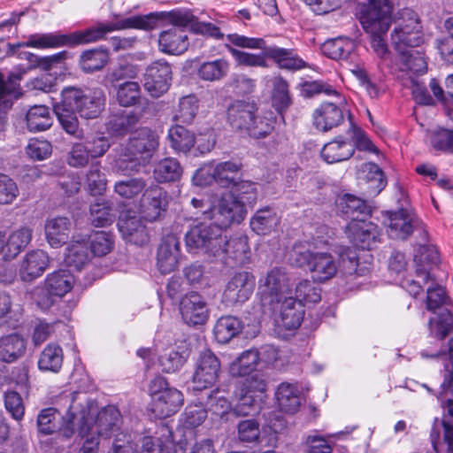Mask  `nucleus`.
I'll use <instances>...</instances> for the list:
<instances>
[{
	"label": "nucleus",
	"mask_w": 453,
	"mask_h": 453,
	"mask_svg": "<svg viewBox=\"0 0 453 453\" xmlns=\"http://www.w3.org/2000/svg\"><path fill=\"white\" fill-rule=\"evenodd\" d=\"M172 70L165 60L152 62L144 73V88L153 97L165 94L169 87Z\"/></svg>",
	"instance_id": "17"
},
{
	"label": "nucleus",
	"mask_w": 453,
	"mask_h": 453,
	"mask_svg": "<svg viewBox=\"0 0 453 453\" xmlns=\"http://www.w3.org/2000/svg\"><path fill=\"white\" fill-rule=\"evenodd\" d=\"M141 99V88L138 82L127 81L119 84L117 89V100L122 106L134 105Z\"/></svg>",
	"instance_id": "59"
},
{
	"label": "nucleus",
	"mask_w": 453,
	"mask_h": 453,
	"mask_svg": "<svg viewBox=\"0 0 453 453\" xmlns=\"http://www.w3.org/2000/svg\"><path fill=\"white\" fill-rule=\"evenodd\" d=\"M89 261V254L84 241L72 242L66 249L65 262L68 266L81 270Z\"/></svg>",
	"instance_id": "55"
},
{
	"label": "nucleus",
	"mask_w": 453,
	"mask_h": 453,
	"mask_svg": "<svg viewBox=\"0 0 453 453\" xmlns=\"http://www.w3.org/2000/svg\"><path fill=\"white\" fill-rule=\"evenodd\" d=\"M347 134L352 141L351 142L354 145V149L357 148L359 150L373 154L379 153L378 148L370 140L368 135L352 122H350V127Z\"/></svg>",
	"instance_id": "62"
},
{
	"label": "nucleus",
	"mask_w": 453,
	"mask_h": 453,
	"mask_svg": "<svg viewBox=\"0 0 453 453\" xmlns=\"http://www.w3.org/2000/svg\"><path fill=\"white\" fill-rule=\"evenodd\" d=\"M180 255V242L176 235L167 234L158 247L157 265L163 274L174 271L178 265Z\"/></svg>",
	"instance_id": "24"
},
{
	"label": "nucleus",
	"mask_w": 453,
	"mask_h": 453,
	"mask_svg": "<svg viewBox=\"0 0 453 453\" xmlns=\"http://www.w3.org/2000/svg\"><path fill=\"white\" fill-rule=\"evenodd\" d=\"M259 360L260 353L257 349L245 350L231 364L230 373L235 377L250 375L255 371Z\"/></svg>",
	"instance_id": "46"
},
{
	"label": "nucleus",
	"mask_w": 453,
	"mask_h": 453,
	"mask_svg": "<svg viewBox=\"0 0 453 453\" xmlns=\"http://www.w3.org/2000/svg\"><path fill=\"white\" fill-rule=\"evenodd\" d=\"M388 234L392 239L405 240L411 234L416 232L420 239L418 252L414 255V262L417 265V277L426 283L430 278L429 264L438 261V254L434 247L428 245V233L423 222L411 211L401 209L391 212L388 218Z\"/></svg>",
	"instance_id": "2"
},
{
	"label": "nucleus",
	"mask_w": 453,
	"mask_h": 453,
	"mask_svg": "<svg viewBox=\"0 0 453 453\" xmlns=\"http://www.w3.org/2000/svg\"><path fill=\"white\" fill-rule=\"evenodd\" d=\"M221 244L219 255H226L227 258L232 259L236 265H244L249 261L250 248L245 236H238L226 240Z\"/></svg>",
	"instance_id": "34"
},
{
	"label": "nucleus",
	"mask_w": 453,
	"mask_h": 453,
	"mask_svg": "<svg viewBox=\"0 0 453 453\" xmlns=\"http://www.w3.org/2000/svg\"><path fill=\"white\" fill-rule=\"evenodd\" d=\"M180 312L188 325H203L209 318V311L204 299L196 292L184 296L180 302Z\"/></svg>",
	"instance_id": "21"
},
{
	"label": "nucleus",
	"mask_w": 453,
	"mask_h": 453,
	"mask_svg": "<svg viewBox=\"0 0 453 453\" xmlns=\"http://www.w3.org/2000/svg\"><path fill=\"white\" fill-rule=\"evenodd\" d=\"M146 185V180L142 178H130L117 181L114 191L123 198L131 199L140 195Z\"/></svg>",
	"instance_id": "57"
},
{
	"label": "nucleus",
	"mask_w": 453,
	"mask_h": 453,
	"mask_svg": "<svg viewBox=\"0 0 453 453\" xmlns=\"http://www.w3.org/2000/svg\"><path fill=\"white\" fill-rule=\"evenodd\" d=\"M15 92V84L12 81L6 83L4 75L0 73V132L6 124V114L12 105V96Z\"/></svg>",
	"instance_id": "58"
},
{
	"label": "nucleus",
	"mask_w": 453,
	"mask_h": 453,
	"mask_svg": "<svg viewBox=\"0 0 453 453\" xmlns=\"http://www.w3.org/2000/svg\"><path fill=\"white\" fill-rule=\"evenodd\" d=\"M27 344L24 338L18 334L0 337V361L12 363L26 352Z\"/></svg>",
	"instance_id": "31"
},
{
	"label": "nucleus",
	"mask_w": 453,
	"mask_h": 453,
	"mask_svg": "<svg viewBox=\"0 0 453 453\" xmlns=\"http://www.w3.org/2000/svg\"><path fill=\"white\" fill-rule=\"evenodd\" d=\"M158 20L157 13H149L117 19L115 21L108 23H98L85 30L68 34L70 47L99 41L104 38L108 33L116 30L130 28L151 30L157 27Z\"/></svg>",
	"instance_id": "6"
},
{
	"label": "nucleus",
	"mask_w": 453,
	"mask_h": 453,
	"mask_svg": "<svg viewBox=\"0 0 453 453\" xmlns=\"http://www.w3.org/2000/svg\"><path fill=\"white\" fill-rule=\"evenodd\" d=\"M242 164L234 161L209 162L197 169L193 176L198 186L217 185L231 188L241 179Z\"/></svg>",
	"instance_id": "12"
},
{
	"label": "nucleus",
	"mask_w": 453,
	"mask_h": 453,
	"mask_svg": "<svg viewBox=\"0 0 453 453\" xmlns=\"http://www.w3.org/2000/svg\"><path fill=\"white\" fill-rule=\"evenodd\" d=\"M167 138L171 148L178 153H188L196 143L195 134L181 125L172 127Z\"/></svg>",
	"instance_id": "40"
},
{
	"label": "nucleus",
	"mask_w": 453,
	"mask_h": 453,
	"mask_svg": "<svg viewBox=\"0 0 453 453\" xmlns=\"http://www.w3.org/2000/svg\"><path fill=\"white\" fill-rule=\"evenodd\" d=\"M18 46L36 49H52L64 46L70 47V43L68 34L47 33L32 35L28 37L27 42H20Z\"/></svg>",
	"instance_id": "38"
},
{
	"label": "nucleus",
	"mask_w": 453,
	"mask_h": 453,
	"mask_svg": "<svg viewBox=\"0 0 453 453\" xmlns=\"http://www.w3.org/2000/svg\"><path fill=\"white\" fill-rule=\"evenodd\" d=\"M354 428H346L334 434H328L326 437L320 436L317 434H310L305 441L306 450L308 453H332L333 448L329 444L328 438L335 437L342 439L344 435L350 434Z\"/></svg>",
	"instance_id": "54"
},
{
	"label": "nucleus",
	"mask_w": 453,
	"mask_h": 453,
	"mask_svg": "<svg viewBox=\"0 0 453 453\" xmlns=\"http://www.w3.org/2000/svg\"><path fill=\"white\" fill-rule=\"evenodd\" d=\"M362 172L365 173V178L367 184L365 192L367 196H378L387 184L383 171L374 163H366L362 165Z\"/></svg>",
	"instance_id": "49"
},
{
	"label": "nucleus",
	"mask_w": 453,
	"mask_h": 453,
	"mask_svg": "<svg viewBox=\"0 0 453 453\" xmlns=\"http://www.w3.org/2000/svg\"><path fill=\"white\" fill-rule=\"evenodd\" d=\"M216 205L210 208L209 211H203L204 219L212 220L211 225L204 223L192 226L185 235L186 245L190 251L198 250H204L213 256H219L221 244L224 242L222 236V229L229 226H219L215 221L213 210Z\"/></svg>",
	"instance_id": "8"
},
{
	"label": "nucleus",
	"mask_w": 453,
	"mask_h": 453,
	"mask_svg": "<svg viewBox=\"0 0 453 453\" xmlns=\"http://www.w3.org/2000/svg\"><path fill=\"white\" fill-rule=\"evenodd\" d=\"M256 111L254 103L235 101L227 109V121L233 128L244 131L253 138H264L273 131V120L267 116L257 117Z\"/></svg>",
	"instance_id": "7"
},
{
	"label": "nucleus",
	"mask_w": 453,
	"mask_h": 453,
	"mask_svg": "<svg viewBox=\"0 0 453 453\" xmlns=\"http://www.w3.org/2000/svg\"><path fill=\"white\" fill-rule=\"evenodd\" d=\"M61 97L65 105L75 111L81 118H97L105 104V96L101 88L81 89L75 87L65 88Z\"/></svg>",
	"instance_id": "10"
},
{
	"label": "nucleus",
	"mask_w": 453,
	"mask_h": 453,
	"mask_svg": "<svg viewBox=\"0 0 453 453\" xmlns=\"http://www.w3.org/2000/svg\"><path fill=\"white\" fill-rule=\"evenodd\" d=\"M50 258L46 252L35 250L27 252L22 258L19 274L23 281H33L42 275L48 268Z\"/></svg>",
	"instance_id": "23"
},
{
	"label": "nucleus",
	"mask_w": 453,
	"mask_h": 453,
	"mask_svg": "<svg viewBox=\"0 0 453 453\" xmlns=\"http://www.w3.org/2000/svg\"><path fill=\"white\" fill-rule=\"evenodd\" d=\"M54 111L65 131L72 135L80 137L81 132L79 130L78 119L75 116L77 113L73 109L65 105V102L61 99V102L54 105Z\"/></svg>",
	"instance_id": "51"
},
{
	"label": "nucleus",
	"mask_w": 453,
	"mask_h": 453,
	"mask_svg": "<svg viewBox=\"0 0 453 453\" xmlns=\"http://www.w3.org/2000/svg\"><path fill=\"white\" fill-rule=\"evenodd\" d=\"M123 238L135 245H143L149 241L146 226L137 216L123 215L118 222Z\"/></svg>",
	"instance_id": "26"
},
{
	"label": "nucleus",
	"mask_w": 453,
	"mask_h": 453,
	"mask_svg": "<svg viewBox=\"0 0 453 453\" xmlns=\"http://www.w3.org/2000/svg\"><path fill=\"white\" fill-rule=\"evenodd\" d=\"M230 63L226 58H218L211 61L203 62L198 69V77L205 81H220L229 72Z\"/></svg>",
	"instance_id": "44"
},
{
	"label": "nucleus",
	"mask_w": 453,
	"mask_h": 453,
	"mask_svg": "<svg viewBox=\"0 0 453 453\" xmlns=\"http://www.w3.org/2000/svg\"><path fill=\"white\" fill-rule=\"evenodd\" d=\"M198 108V99L195 96H183L174 109L173 119L176 122L190 124L195 119Z\"/></svg>",
	"instance_id": "50"
},
{
	"label": "nucleus",
	"mask_w": 453,
	"mask_h": 453,
	"mask_svg": "<svg viewBox=\"0 0 453 453\" xmlns=\"http://www.w3.org/2000/svg\"><path fill=\"white\" fill-rule=\"evenodd\" d=\"M392 44L397 51L418 47L424 41L417 13L409 8L399 12V18L391 35Z\"/></svg>",
	"instance_id": "13"
},
{
	"label": "nucleus",
	"mask_w": 453,
	"mask_h": 453,
	"mask_svg": "<svg viewBox=\"0 0 453 453\" xmlns=\"http://www.w3.org/2000/svg\"><path fill=\"white\" fill-rule=\"evenodd\" d=\"M291 277L285 267L276 266L268 271L264 280H261V287L264 295H268L269 304L286 296L290 292Z\"/></svg>",
	"instance_id": "19"
},
{
	"label": "nucleus",
	"mask_w": 453,
	"mask_h": 453,
	"mask_svg": "<svg viewBox=\"0 0 453 453\" xmlns=\"http://www.w3.org/2000/svg\"><path fill=\"white\" fill-rule=\"evenodd\" d=\"M354 154V145L349 140L337 138L324 145L321 157L328 164L349 159Z\"/></svg>",
	"instance_id": "36"
},
{
	"label": "nucleus",
	"mask_w": 453,
	"mask_h": 453,
	"mask_svg": "<svg viewBox=\"0 0 453 453\" xmlns=\"http://www.w3.org/2000/svg\"><path fill=\"white\" fill-rule=\"evenodd\" d=\"M275 396L280 411L286 413H296L301 406L302 391L296 383H280Z\"/></svg>",
	"instance_id": "27"
},
{
	"label": "nucleus",
	"mask_w": 453,
	"mask_h": 453,
	"mask_svg": "<svg viewBox=\"0 0 453 453\" xmlns=\"http://www.w3.org/2000/svg\"><path fill=\"white\" fill-rule=\"evenodd\" d=\"M452 330L453 315L448 310H443L429 320L430 334L439 340L447 337Z\"/></svg>",
	"instance_id": "53"
},
{
	"label": "nucleus",
	"mask_w": 453,
	"mask_h": 453,
	"mask_svg": "<svg viewBox=\"0 0 453 453\" xmlns=\"http://www.w3.org/2000/svg\"><path fill=\"white\" fill-rule=\"evenodd\" d=\"M207 417V410L201 405L186 408L183 413L182 425L190 434H195L194 428L203 423Z\"/></svg>",
	"instance_id": "61"
},
{
	"label": "nucleus",
	"mask_w": 453,
	"mask_h": 453,
	"mask_svg": "<svg viewBox=\"0 0 453 453\" xmlns=\"http://www.w3.org/2000/svg\"><path fill=\"white\" fill-rule=\"evenodd\" d=\"M33 231L27 226L12 231L6 238L4 236V259L15 258L31 242Z\"/></svg>",
	"instance_id": "33"
},
{
	"label": "nucleus",
	"mask_w": 453,
	"mask_h": 453,
	"mask_svg": "<svg viewBox=\"0 0 453 453\" xmlns=\"http://www.w3.org/2000/svg\"><path fill=\"white\" fill-rule=\"evenodd\" d=\"M149 392L151 397L150 410L156 418H168L175 414L183 404L182 393L171 387L162 376H157L150 381Z\"/></svg>",
	"instance_id": "11"
},
{
	"label": "nucleus",
	"mask_w": 453,
	"mask_h": 453,
	"mask_svg": "<svg viewBox=\"0 0 453 453\" xmlns=\"http://www.w3.org/2000/svg\"><path fill=\"white\" fill-rule=\"evenodd\" d=\"M139 121V116L131 111H123L112 115L108 123V131L116 136H122L130 132Z\"/></svg>",
	"instance_id": "47"
},
{
	"label": "nucleus",
	"mask_w": 453,
	"mask_h": 453,
	"mask_svg": "<svg viewBox=\"0 0 453 453\" xmlns=\"http://www.w3.org/2000/svg\"><path fill=\"white\" fill-rule=\"evenodd\" d=\"M73 228V222L67 217H54L46 221L45 235L51 247H59L66 242Z\"/></svg>",
	"instance_id": "28"
},
{
	"label": "nucleus",
	"mask_w": 453,
	"mask_h": 453,
	"mask_svg": "<svg viewBox=\"0 0 453 453\" xmlns=\"http://www.w3.org/2000/svg\"><path fill=\"white\" fill-rule=\"evenodd\" d=\"M292 259L300 267L307 265L314 281L325 282L336 275L338 266L335 259L328 252H319L296 244L292 250Z\"/></svg>",
	"instance_id": "9"
},
{
	"label": "nucleus",
	"mask_w": 453,
	"mask_h": 453,
	"mask_svg": "<svg viewBox=\"0 0 453 453\" xmlns=\"http://www.w3.org/2000/svg\"><path fill=\"white\" fill-rule=\"evenodd\" d=\"M336 96L338 97L336 103L325 102L314 111L313 122L318 130L326 132L340 125L343 120L342 107L345 104V99L339 94Z\"/></svg>",
	"instance_id": "22"
},
{
	"label": "nucleus",
	"mask_w": 453,
	"mask_h": 453,
	"mask_svg": "<svg viewBox=\"0 0 453 453\" xmlns=\"http://www.w3.org/2000/svg\"><path fill=\"white\" fill-rule=\"evenodd\" d=\"M158 46L162 52L179 55L188 49V36L183 30L173 27L160 34Z\"/></svg>",
	"instance_id": "30"
},
{
	"label": "nucleus",
	"mask_w": 453,
	"mask_h": 453,
	"mask_svg": "<svg viewBox=\"0 0 453 453\" xmlns=\"http://www.w3.org/2000/svg\"><path fill=\"white\" fill-rule=\"evenodd\" d=\"M430 143L437 150L453 153V129L439 128L430 134Z\"/></svg>",
	"instance_id": "63"
},
{
	"label": "nucleus",
	"mask_w": 453,
	"mask_h": 453,
	"mask_svg": "<svg viewBox=\"0 0 453 453\" xmlns=\"http://www.w3.org/2000/svg\"><path fill=\"white\" fill-rule=\"evenodd\" d=\"M116 218L115 210L111 202L102 200L90 205L89 219L96 227H105L111 225Z\"/></svg>",
	"instance_id": "48"
},
{
	"label": "nucleus",
	"mask_w": 453,
	"mask_h": 453,
	"mask_svg": "<svg viewBox=\"0 0 453 453\" xmlns=\"http://www.w3.org/2000/svg\"><path fill=\"white\" fill-rule=\"evenodd\" d=\"M108 61V51L103 48H95L83 51L79 64L83 72L89 73L103 69Z\"/></svg>",
	"instance_id": "45"
},
{
	"label": "nucleus",
	"mask_w": 453,
	"mask_h": 453,
	"mask_svg": "<svg viewBox=\"0 0 453 453\" xmlns=\"http://www.w3.org/2000/svg\"><path fill=\"white\" fill-rule=\"evenodd\" d=\"M226 38L236 47L265 50L264 53L254 54L237 50L229 44H226V48L234 58L237 65L249 67H268L266 61V57H268L266 55V49L268 48L263 38L248 37L235 33L227 35Z\"/></svg>",
	"instance_id": "14"
},
{
	"label": "nucleus",
	"mask_w": 453,
	"mask_h": 453,
	"mask_svg": "<svg viewBox=\"0 0 453 453\" xmlns=\"http://www.w3.org/2000/svg\"><path fill=\"white\" fill-rule=\"evenodd\" d=\"M356 48L355 42L348 37L340 36L326 41L321 47L322 52L337 61H348Z\"/></svg>",
	"instance_id": "32"
},
{
	"label": "nucleus",
	"mask_w": 453,
	"mask_h": 453,
	"mask_svg": "<svg viewBox=\"0 0 453 453\" xmlns=\"http://www.w3.org/2000/svg\"><path fill=\"white\" fill-rule=\"evenodd\" d=\"M255 288V278L248 272L235 273L227 282L222 295V302L226 306L243 303L252 295Z\"/></svg>",
	"instance_id": "16"
},
{
	"label": "nucleus",
	"mask_w": 453,
	"mask_h": 453,
	"mask_svg": "<svg viewBox=\"0 0 453 453\" xmlns=\"http://www.w3.org/2000/svg\"><path fill=\"white\" fill-rule=\"evenodd\" d=\"M257 184L248 180H237L231 191L225 192L214 208L213 218L219 226H231L241 222L245 215L246 204H252L257 199Z\"/></svg>",
	"instance_id": "4"
},
{
	"label": "nucleus",
	"mask_w": 453,
	"mask_h": 453,
	"mask_svg": "<svg viewBox=\"0 0 453 453\" xmlns=\"http://www.w3.org/2000/svg\"><path fill=\"white\" fill-rule=\"evenodd\" d=\"M339 212L350 221H357L365 219L371 212L366 203L350 194L340 196L336 201Z\"/></svg>",
	"instance_id": "29"
},
{
	"label": "nucleus",
	"mask_w": 453,
	"mask_h": 453,
	"mask_svg": "<svg viewBox=\"0 0 453 453\" xmlns=\"http://www.w3.org/2000/svg\"><path fill=\"white\" fill-rule=\"evenodd\" d=\"M113 247V238L110 233L97 231L90 235V250L96 256H105Z\"/></svg>",
	"instance_id": "64"
},
{
	"label": "nucleus",
	"mask_w": 453,
	"mask_h": 453,
	"mask_svg": "<svg viewBox=\"0 0 453 453\" xmlns=\"http://www.w3.org/2000/svg\"><path fill=\"white\" fill-rule=\"evenodd\" d=\"M274 303L279 304L278 324L287 330L299 327L304 315L303 304L293 296H284Z\"/></svg>",
	"instance_id": "25"
},
{
	"label": "nucleus",
	"mask_w": 453,
	"mask_h": 453,
	"mask_svg": "<svg viewBox=\"0 0 453 453\" xmlns=\"http://www.w3.org/2000/svg\"><path fill=\"white\" fill-rule=\"evenodd\" d=\"M392 10L391 0H370L360 10V23L365 32L371 35L372 48L380 58L388 53L382 35L390 27Z\"/></svg>",
	"instance_id": "5"
},
{
	"label": "nucleus",
	"mask_w": 453,
	"mask_h": 453,
	"mask_svg": "<svg viewBox=\"0 0 453 453\" xmlns=\"http://www.w3.org/2000/svg\"><path fill=\"white\" fill-rule=\"evenodd\" d=\"M63 349L56 343H49L42 351L38 367L41 371L58 372L63 365Z\"/></svg>",
	"instance_id": "43"
},
{
	"label": "nucleus",
	"mask_w": 453,
	"mask_h": 453,
	"mask_svg": "<svg viewBox=\"0 0 453 453\" xmlns=\"http://www.w3.org/2000/svg\"><path fill=\"white\" fill-rule=\"evenodd\" d=\"M168 205L167 193L158 186L145 189L140 201V211L148 221H156L166 211Z\"/></svg>",
	"instance_id": "18"
},
{
	"label": "nucleus",
	"mask_w": 453,
	"mask_h": 453,
	"mask_svg": "<svg viewBox=\"0 0 453 453\" xmlns=\"http://www.w3.org/2000/svg\"><path fill=\"white\" fill-rule=\"evenodd\" d=\"M266 55L283 69L295 71L306 66L305 62L291 49L272 46L266 49Z\"/></svg>",
	"instance_id": "37"
},
{
	"label": "nucleus",
	"mask_w": 453,
	"mask_h": 453,
	"mask_svg": "<svg viewBox=\"0 0 453 453\" xmlns=\"http://www.w3.org/2000/svg\"><path fill=\"white\" fill-rule=\"evenodd\" d=\"M399 52L398 65L402 72L422 74L426 72L427 63L418 50H405Z\"/></svg>",
	"instance_id": "39"
},
{
	"label": "nucleus",
	"mask_w": 453,
	"mask_h": 453,
	"mask_svg": "<svg viewBox=\"0 0 453 453\" xmlns=\"http://www.w3.org/2000/svg\"><path fill=\"white\" fill-rule=\"evenodd\" d=\"M182 174V168L179 161L173 157H165L154 165L153 176L159 183L178 180Z\"/></svg>",
	"instance_id": "41"
},
{
	"label": "nucleus",
	"mask_w": 453,
	"mask_h": 453,
	"mask_svg": "<svg viewBox=\"0 0 453 453\" xmlns=\"http://www.w3.org/2000/svg\"><path fill=\"white\" fill-rule=\"evenodd\" d=\"M220 372V362L211 351H203L196 364L192 381L194 389L203 390L213 386Z\"/></svg>",
	"instance_id": "15"
},
{
	"label": "nucleus",
	"mask_w": 453,
	"mask_h": 453,
	"mask_svg": "<svg viewBox=\"0 0 453 453\" xmlns=\"http://www.w3.org/2000/svg\"><path fill=\"white\" fill-rule=\"evenodd\" d=\"M278 223L276 213L266 207L258 210L250 220V226L258 234H265Z\"/></svg>",
	"instance_id": "56"
},
{
	"label": "nucleus",
	"mask_w": 453,
	"mask_h": 453,
	"mask_svg": "<svg viewBox=\"0 0 453 453\" xmlns=\"http://www.w3.org/2000/svg\"><path fill=\"white\" fill-rule=\"evenodd\" d=\"M69 403L65 419L71 434L76 429L80 436L88 434L99 436H110L117 431L120 420V412L114 406L97 411L96 403L86 394L73 392L61 397Z\"/></svg>",
	"instance_id": "1"
},
{
	"label": "nucleus",
	"mask_w": 453,
	"mask_h": 453,
	"mask_svg": "<svg viewBox=\"0 0 453 453\" xmlns=\"http://www.w3.org/2000/svg\"><path fill=\"white\" fill-rule=\"evenodd\" d=\"M294 297L296 301L304 303H317L320 300V289L315 287L314 283L307 279L300 280L295 287Z\"/></svg>",
	"instance_id": "60"
},
{
	"label": "nucleus",
	"mask_w": 453,
	"mask_h": 453,
	"mask_svg": "<svg viewBox=\"0 0 453 453\" xmlns=\"http://www.w3.org/2000/svg\"><path fill=\"white\" fill-rule=\"evenodd\" d=\"M74 278L68 270L55 271L47 275L44 280L45 290L51 296L62 297L71 291Z\"/></svg>",
	"instance_id": "35"
},
{
	"label": "nucleus",
	"mask_w": 453,
	"mask_h": 453,
	"mask_svg": "<svg viewBox=\"0 0 453 453\" xmlns=\"http://www.w3.org/2000/svg\"><path fill=\"white\" fill-rule=\"evenodd\" d=\"M158 147V134L148 127L140 128L125 146L114 150L112 170L123 175L138 173L150 162Z\"/></svg>",
	"instance_id": "3"
},
{
	"label": "nucleus",
	"mask_w": 453,
	"mask_h": 453,
	"mask_svg": "<svg viewBox=\"0 0 453 453\" xmlns=\"http://www.w3.org/2000/svg\"><path fill=\"white\" fill-rule=\"evenodd\" d=\"M49 109L44 105H35L27 113V125L32 132H41L51 126Z\"/></svg>",
	"instance_id": "52"
},
{
	"label": "nucleus",
	"mask_w": 453,
	"mask_h": 453,
	"mask_svg": "<svg viewBox=\"0 0 453 453\" xmlns=\"http://www.w3.org/2000/svg\"><path fill=\"white\" fill-rule=\"evenodd\" d=\"M242 323L234 316H223L214 326V335L219 343H226L242 330Z\"/></svg>",
	"instance_id": "42"
},
{
	"label": "nucleus",
	"mask_w": 453,
	"mask_h": 453,
	"mask_svg": "<svg viewBox=\"0 0 453 453\" xmlns=\"http://www.w3.org/2000/svg\"><path fill=\"white\" fill-rule=\"evenodd\" d=\"M346 234L355 246L363 250L372 249L380 235L378 226L365 219L349 221L346 226Z\"/></svg>",
	"instance_id": "20"
}]
</instances>
